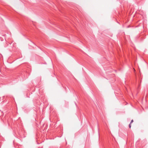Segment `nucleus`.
<instances>
[{
  "label": "nucleus",
  "instance_id": "nucleus-1",
  "mask_svg": "<svg viewBox=\"0 0 148 148\" xmlns=\"http://www.w3.org/2000/svg\"><path fill=\"white\" fill-rule=\"evenodd\" d=\"M131 123H130V124H129V128H131Z\"/></svg>",
  "mask_w": 148,
  "mask_h": 148
},
{
  "label": "nucleus",
  "instance_id": "nucleus-2",
  "mask_svg": "<svg viewBox=\"0 0 148 148\" xmlns=\"http://www.w3.org/2000/svg\"><path fill=\"white\" fill-rule=\"evenodd\" d=\"M133 122V120H132L131 121V122L130 123H132Z\"/></svg>",
  "mask_w": 148,
  "mask_h": 148
}]
</instances>
